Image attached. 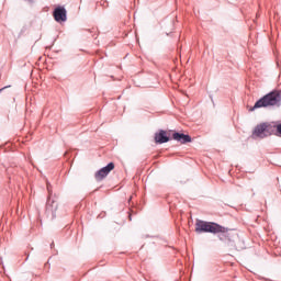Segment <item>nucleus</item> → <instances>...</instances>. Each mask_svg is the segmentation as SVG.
<instances>
[{"mask_svg":"<svg viewBox=\"0 0 281 281\" xmlns=\"http://www.w3.org/2000/svg\"><path fill=\"white\" fill-rule=\"evenodd\" d=\"M195 232L196 234H203V233L227 234V232H229V228L214 222H205V221L196 220Z\"/></svg>","mask_w":281,"mask_h":281,"instance_id":"1","label":"nucleus"},{"mask_svg":"<svg viewBox=\"0 0 281 281\" xmlns=\"http://www.w3.org/2000/svg\"><path fill=\"white\" fill-rule=\"evenodd\" d=\"M281 101V94L280 91H272L261 99H259L252 108H250V111H256V109H262L267 106H276V104H280Z\"/></svg>","mask_w":281,"mask_h":281,"instance_id":"2","label":"nucleus"},{"mask_svg":"<svg viewBox=\"0 0 281 281\" xmlns=\"http://www.w3.org/2000/svg\"><path fill=\"white\" fill-rule=\"evenodd\" d=\"M273 133V126L269 123H261L257 125L254 130V137H259V139H265V137H269Z\"/></svg>","mask_w":281,"mask_h":281,"instance_id":"3","label":"nucleus"},{"mask_svg":"<svg viewBox=\"0 0 281 281\" xmlns=\"http://www.w3.org/2000/svg\"><path fill=\"white\" fill-rule=\"evenodd\" d=\"M115 170V164L110 162L108 166L101 168L99 171L95 172L94 178L95 181H102L103 179H106L109 177V173Z\"/></svg>","mask_w":281,"mask_h":281,"instance_id":"4","label":"nucleus"},{"mask_svg":"<svg viewBox=\"0 0 281 281\" xmlns=\"http://www.w3.org/2000/svg\"><path fill=\"white\" fill-rule=\"evenodd\" d=\"M54 19L57 21V23H63L67 21V10L63 7H58L54 11Z\"/></svg>","mask_w":281,"mask_h":281,"instance_id":"5","label":"nucleus"},{"mask_svg":"<svg viewBox=\"0 0 281 281\" xmlns=\"http://www.w3.org/2000/svg\"><path fill=\"white\" fill-rule=\"evenodd\" d=\"M172 138L176 142H180V144H189L192 142V137L190 135L181 134V133H173Z\"/></svg>","mask_w":281,"mask_h":281,"instance_id":"6","label":"nucleus"},{"mask_svg":"<svg viewBox=\"0 0 281 281\" xmlns=\"http://www.w3.org/2000/svg\"><path fill=\"white\" fill-rule=\"evenodd\" d=\"M155 142L156 144H166L167 142H170V138L166 136V131L161 130L155 135Z\"/></svg>","mask_w":281,"mask_h":281,"instance_id":"7","label":"nucleus"},{"mask_svg":"<svg viewBox=\"0 0 281 281\" xmlns=\"http://www.w3.org/2000/svg\"><path fill=\"white\" fill-rule=\"evenodd\" d=\"M277 133L279 134V137H281V124L277 125Z\"/></svg>","mask_w":281,"mask_h":281,"instance_id":"8","label":"nucleus"},{"mask_svg":"<svg viewBox=\"0 0 281 281\" xmlns=\"http://www.w3.org/2000/svg\"><path fill=\"white\" fill-rule=\"evenodd\" d=\"M46 210H52V212H54V209H52V204H49V199H48V203L46 204Z\"/></svg>","mask_w":281,"mask_h":281,"instance_id":"9","label":"nucleus"},{"mask_svg":"<svg viewBox=\"0 0 281 281\" xmlns=\"http://www.w3.org/2000/svg\"><path fill=\"white\" fill-rule=\"evenodd\" d=\"M58 205H55L54 210H57Z\"/></svg>","mask_w":281,"mask_h":281,"instance_id":"10","label":"nucleus"}]
</instances>
